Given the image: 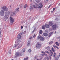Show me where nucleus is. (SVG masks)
Returning <instances> with one entry per match:
<instances>
[{"instance_id":"c756f323","label":"nucleus","mask_w":60,"mask_h":60,"mask_svg":"<svg viewBox=\"0 0 60 60\" xmlns=\"http://www.w3.org/2000/svg\"><path fill=\"white\" fill-rule=\"evenodd\" d=\"M54 54L55 55H54L53 56L55 57V58H56V56L55 55H56V53L55 52H54Z\"/></svg>"},{"instance_id":"69168bd1","label":"nucleus","mask_w":60,"mask_h":60,"mask_svg":"<svg viewBox=\"0 0 60 60\" xmlns=\"http://www.w3.org/2000/svg\"><path fill=\"white\" fill-rule=\"evenodd\" d=\"M16 43V41H15V43Z\"/></svg>"},{"instance_id":"393cba45","label":"nucleus","mask_w":60,"mask_h":60,"mask_svg":"<svg viewBox=\"0 0 60 60\" xmlns=\"http://www.w3.org/2000/svg\"><path fill=\"white\" fill-rule=\"evenodd\" d=\"M52 51L54 52H55V49H54V48L53 47H52Z\"/></svg>"},{"instance_id":"4d7b16f0","label":"nucleus","mask_w":60,"mask_h":60,"mask_svg":"<svg viewBox=\"0 0 60 60\" xmlns=\"http://www.w3.org/2000/svg\"><path fill=\"white\" fill-rule=\"evenodd\" d=\"M56 31H55V32L54 34H56Z\"/></svg>"},{"instance_id":"8fccbe9b","label":"nucleus","mask_w":60,"mask_h":60,"mask_svg":"<svg viewBox=\"0 0 60 60\" xmlns=\"http://www.w3.org/2000/svg\"><path fill=\"white\" fill-rule=\"evenodd\" d=\"M23 26H21V29H23Z\"/></svg>"},{"instance_id":"dca6fc26","label":"nucleus","mask_w":60,"mask_h":60,"mask_svg":"<svg viewBox=\"0 0 60 60\" xmlns=\"http://www.w3.org/2000/svg\"><path fill=\"white\" fill-rule=\"evenodd\" d=\"M21 37V36L19 34H18L17 37L18 39H20Z\"/></svg>"},{"instance_id":"9b49d317","label":"nucleus","mask_w":60,"mask_h":60,"mask_svg":"<svg viewBox=\"0 0 60 60\" xmlns=\"http://www.w3.org/2000/svg\"><path fill=\"white\" fill-rule=\"evenodd\" d=\"M8 18L7 16H6V15L5 16H4V19L5 20H6V19H8Z\"/></svg>"},{"instance_id":"f8f14e48","label":"nucleus","mask_w":60,"mask_h":60,"mask_svg":"<svg viewBox=\"0 0 60 60\" xmlns=\"http://www.w3.org/2000/svg\"><path fill=\"white\" fill-rule=\"evenodd\" d=\"M45 26L47 28H49V24H46Z\"/></svg>"},{"instance_id":"c03bdc74","label":"nucleus","mask_w":60,"mask_h":60,"mask_svg":"<svg viewBox=\"0 0 60 60\" xmlns=\"http://www.w3.org/2000/svg\"><path fill=\"white\" fill-rule=\"evenodd\" d=\"M56 46H55L54 45L53 46V47H54V48H56Z\"/></svg>"},{"instance_id":"0eeeda50","label":"nucleus","mask_w":60,"mask_h":60,"mask_svg":"<svg viewBox=\"0 0 60 60\" xmlns=\"http://www.w3.org/2000/svg\"><path fill=\"white\" fill-rule=\"evenodd\" d=\"M0 14L1 16L3 17L4 16V11L3 10L0 11Z\"/></svg>"},{"instance_id":"13d9d810","label":"nucleus","mask_w":60,"mask_h":60,"mask_svg":"<svg viewBox=\"0 0 60 60\" xmlns=\"http://www.w3.org/2000/svg\"><path fill=\"white\" fill-rule=\"evenodd\" d=\"M27 26H25V28H27Z\"/></svg>"},{"instance_id":"49530a36","label":"nucleus","mask_w":60,"mask_h":60,"mask_svg":"<svg viewBox=\"0 0 60 60\" xmlns=\"http://www.w3.org/2000/svg\"><path fill=\"white\" fill-rule=\"evenodd\" d=\"M49 57L50 59L51 60V56H49Z\"/></svg>"},{"instance_id":"6ab92c4d","label":"nucleus","mask_w":60,"mask_h":60,"mask_svg":"<svg viewBox=\"0 0 60 60\" xmlns=\"http://www.w3.org/2000/svg\"><path fill=\"white\" fill-rule=\"evenodd\" d=\"M51 52L50 53V54L51 56H52L53 55V54H54V53H53V52L52 51H50Z\"/></svg>"},{"instance_id":"79ce46f5","label":"nucleus","mask_w":60,"mask_h":60,"mask_svg":"<svg viewBox=\"0 0 60 60\" xmlns=\"http://www.w3.org/2000/svg\"><path fill=\"white\" fill-rule=\"evenodd\" d=\"M48 0H45V3L47 2H48Z\"/></svg>"},{"instance_id":"ddd939ff","label":"nucleus","mask_w":60,"mask_h":60,"mask_svg":"<svg viewBox=\"0 0 60 60\" xmlns=\"http://www.w3.org/2000/svg\"><path fill=\"white\" fill-rule=\"evenodd\" d=\"M47 49L48 51H52L51 50H50V48L49 46L47 47Z\"/></svg>"},{"instance_id":"aec40b11","label":"nucleus","mask_w":60,"mask_h":60,"mask_svg":"<svg viewBox=\"0 0 60 60\" xmlns=\"http://www.w3.org/2000/svg\"><path fill=\"white\" fill-rule=\"evenodd\" d=\"M45 26L44 25H43L42 26V29H45Z\"/></svg>"},{"instance_id":"a19ab883","label":"nucleus","mask_w":60,"mask_h":60,"mask_svg":"<svg viewBox=\"0 0 60 60\" xmlns=\"http://www.w3.org/2000/svg\"><path fill=\"white\" fill-rule=\"evenodd\" d=\"M32 37H30V38H29V39H30V40H31V39H32Z\"/></svg>"},{"instance_id":"3c124183","label":"nucleus","mask_w":60,"mask_h":60,"mask_svg":"<svg viewBox=\"0 0 60 60\" xmlns=\"http://www.w3.org/2000/svg\"><path fill=\"white\" fill-rule=\"evenodd\" d=\"M55 8H53V11H55Z\"/></svg>"},{"instance_id":"09e8293b","label":"nucleus","mask_w":60,"mask_h":60,"mask_svg":"<svg viewBox=\"0 0 60 60\" xmlns=\"http://www.w3.org/2000/svg\"><path fill=\"white\" fill-rule=\"evenodd\" d=\"M56 48L57 49H59V48H58V47L57 46H56Z\"/></svg>"},{"instance_id":"de8ad7c7","label":"nucleus","mask_w":60,"mask_h":60,"mask_svg":"<svg viewBox=\"0 0 60 60\" xmlns=\"http://www.w3.org/2000/svg\"><path fill=\"white\" fill-rule=\"evenodd\" d=\"M57 38L58 39H60V36H59V37Z\"/></svg>"},{"instance_id":"603ef678","label":"nucleus","mask_w":60,"mask_h":60,"mask_svg":"<svg viewBox=\"0 0 60 60\" xmlns=\"http://www.w3.org/2000/svg\"><path fill=\"white\" fill-rule=\"evenodd\" d=\"M41 56H44V54H41Z\"/></svg>"},{"instance_id":"423d86ee","label":"nucleus","mask_w":60,"mask_h":60,"mask_svg":"<svg viewBox=\"0 0 60 60\" xmlns=\"http://www.w3.org/2000/svg\"><path fill=\"white\" fill-rule=\"evenodd\" d=\"M38 38V39H40V40L41 41H43L44 40V39L41 36H40L39 35V36Z\"/></svg>"},{"instance_id":"4be33fe9","label":"nucleus","mask_w":60,"mask_h":60,"mask_svg":"<svg viewBox=\"0 0 60 60\" xmlns=\"http://www.w3.org/2000/svg\"><path fill=\"white\" fill-rule=\"evenodd\" d=\"M33 8L31 6H30V11H32V10H33Z\"/></svg>"},{"instance_id":"4468645a","label":"nucleus","mask_w":60,"mask_h":60,"mask_svg":"<svg viewBox=\"0 0 60 60\" xmlns=\"http://www.w3.org/2000/svg\"><path fill=\"white\" fill-rule=\"evenodd\" d=\"M17 45H18V47L17 48V49H19V48H20L22 46V45H21V44H18Z\"/></svg>"},{"instance_id":"39448f33","label":"nucleus","mask_w":60,"mask_h":60,"mask_svg":"<svg viewBox=\"0 0 60 60\" xmlns=\"http://www.w3.org/2000/svg\"><path fill=\"white\" fill-rule=\"evenodd\" d=\"M41 46V45L39 42H38L37 43L36 46V47L37 49H38Z\"/></svg>"},{"instance_id":"b1692460","label":"nucleus","mask_w":60,"mask_h":60,"mask_svg":"<svg viewBox=\"0 0 60 60\" xmlns=\"http://www.w3.org/2000/svg\"><path fill=\"white\" fill-rule=\"evenodd\" d=\"M28 51L29 53H31V51H32V50H31V49H29Z\"/></svg>"},{"instance_id":"37998d69","label":"nucleus","mask_w":60,"mask_h":60,"mask_svg":"<svg viewBox=\"0 0 60 60\" xmlns=\"http://www.w3.org/2000/svg\"><path fill=\"white\" fill-rule=\"evenodd\" d=\"M45 53H48L49 52H48V51H45Z\"/></svg>"},{"instance_id":"a878e982","label":"nucleus","mask_w":60,"mask_h":60,"mask_svg":"<svg viewBox=\"0 0 60 60\" xmlns=\"http://www.w3.org/2000/svg\"><path fill=\"white\" fill-rule=\"evenodd\" d=\"M15 15V13L14 12H12V13L11 14V15L12 16H13V15Z\"/></svg>"},{"instance_id":"f03ea898","label":"nucleus","mask_w":60,"mask_h":60,"mask_svg":"<svg viewBox=\"0 0 60 60\" xmlns=\"http://www.w3.org/2000/svg\"><path fill=\"white\" fill-rule=\"evenodd\" d=\"M58 28L56 24H54L52 26V29H53V30H56V29Z\"/></svg>"},{"instance_id":"680f3d73","label":"nucleus","mask_w":60,"mask_h":60,"mask_svg":"<svg viewBox=\"0 0 60 60\" xmlns=\"http://www.w3.org/2000/svg\"><path fill=\"white\" fill-rule=\"evenodd\" d=\"M45 55H46V56H48V55H47V54H46Z\"/></svg>"},{"instance_id":"4c0bfd02","label":"nucleus","mask_w":60,"mask_h":60,"mask_svg":"<svg viewBox=\"0 0 60 60\" xmlns=\"http://www.w3.org/2000/svg\"><path fill=\"white\" fill-rule=\"evenodd\" d=\"M35 1L36 2H37V3H39L40 1L39 0H35Z\"/></svg>"},{"instance_id":"052dcab7","label":"nucleus","mask_w":60,"mask_h":60,"mask_svg":"<svg viewBox=\"0 0 60 60\" xmlns=\"http://www.w3.org/2000/svg\"><path fill=\"white\" fill-rule=\"evenodd\" d=\"M59 56H60V53L59 54Z\"/></svg>"},{"instance_id":"7ed1b4c3","label":"nucleus","mask_w":60,"mask_h":60,"mask_svg":"<svg viewBox=\"0 0 60 60\" xmlns=\"http://www.w3.org/2000/svg\"><path fill=\"white\" fill-rule=\"evenodd\" d=\"M10 23L11 25L13 23V22H14V19L12 18V17L11 16L10 18Z\"/></svg>"},{"instance_id":"ea45409f","label":"nucleus","mask_w":60,"mask_h":60,"mask_svg":"<svg viewBox=\"0 0 60 60\" xmlns=\"http://www.w3.org/2000/svg\"><path fill=\"white\" fill-rule=\"evenodd\" d=\"M55 20H57V21L58 20V18H55Z\"/></svg>"},{"instance_id":"e433bc0d","label":"nucleus","mask_w":60,"mask_h":60,"mask_svg":"<svg viewBox=\"0 0 60 60\" xmlns=\"http://www.w3.org/2000/svg\"><path fill=\"white\" fill-rule=\"evenodd\" d=\"M35 29L32 32V34H33L34 32V31H35Z\"/></svg>"},{"instance_id":"c9c22d12","label":"nucleus","mask_w":60,"mask_h":60,"mask_svg":"<svg viewBox=\"0 0 60 60\" xmlns=\"http://www.w3.org/2000/svg\"><path fill=\"white\" fill-rule=\"evenodd\" d=\"M41 53L42 54H45V52L43 51H42Z\"/></svg>"},{"instance_id":"a211bd4d","label":"nucleus","mask_w":60,"mask_h":60,"mask_svg":"<svg viewBox=\"0 0 60 60\" xmlns=\"http://www.w3.org/2000/svg\"><path fill=\"white\" fill-rule=\"evenodd\" d=\"M34 18L32 17H30L29 18V19L30 20H33Z\"/></svg>"},{"instance_id":"c85d7f7f","label":"nucleus","mask_w":60,"mask_h":60,"mask_svg":"<svg viewBox=\"0 0 60 60\" xmlns=\"http://www.w3.org/2000/svg\"><path fill=\"white\" fill-rule=\"evenodd\" d=\"M29 41H28V44H27V46L28 47L29 46V45H30V42H29Z\"/></svg>"},{"instance_id":"864d4df0","label":"nucleus","mask_w":60,"mask_h":60,"mask_svg":"<svg viewBox=\"0 0 60 60\" xmlns=\"http://www.w3.org/2000/svg\"><path fill=\"white\" fill-rule=\"evenodd\" d=\"M47 53L48 54H49V55H50V54L49 53V52H48Z\"/></svg>"},{"instance_id":"0e129e2a","label":"nucleus","mask_w":60,"mask_h":60,"mask_svg":"<svg viewBox=\"0 0 60 60\" xmlns=\"http://www.w3.org/2000/svg\"><path fill=\"white\" fill-rule=\"evenodd\" d=\"M15 57V58H16V56Z\"/></svg>"},{"instance_id":"1a4fd4ad","label":"nucleus","mask_w":60,"mask_h":60,"mask_svg":"<svg viewBox=\"0 0 60 60\" xmlns=\"http://www.w3.org/2000/svg\"><path fill=\"white\" fill-rule=\"evenodd\" d=\"M33 8H38V6L37 4H35L34 5H33Z\"/></svg>"},{"instance_id":"bb28decb","label":"nucleus","mask_w":60,"mask_h":60,"mask_svg":"<svg viewBox=\"0 0 60 60\" xmlns=\"http://www.w3.org/2000/svg\"><path fill=\"white\" fill-rule=\"evenodd\" d=\"M42 30H40L39 31V34H42Z\"/></svg>"},{"instance_id":"6e6552de","label":"nucleus","mask_w":60,"mask_h":60,"mask_svg":"<svg viewBox=\"0 0 60 60\" xmlns=\"http://www.w3.org/2000/svg\"><path fill=\"white\" fill-rule=\"evenodd\" d=\"M43 5L42 4V3H40L38 5V8H41L42 7Z\"/></svg>"},{"instance_id":"e2e57ef3","label":"nucleus","mask_w":60,"mask_h":60,"mask_svg":"<svg viewBox=\"0 0 60 60\" xmlns=\"http://www.w3.org/2000/svg\"><path fill=\"white\" fill-rule=\"evenodd\" d=\"M36 60H39V59H37Z\"/></svg>"},{"instance_id":"20e7f679","label":"nucleus","mask_w":60,"mask_h":60,"mask_svg":"<svg viewBox=\"0 0 60 60\" xmlns=\"http://www.w3.org/2000/svg\"><path fill=\"white\" fill-rule=\"evenodd\" d=\"M2 10L4 11H8V8L5 6H4L2 7Z\"/></svg>"},{"instance_id":"774afa93","label":"nucleus","mask_w":60,"mask_h":60,"mask_svg":"<svg viewBox=\"0 0 60 60\" xmlns=\"http://www.w3.org/2000/svg\"><path fill=\"white\" fill-rule=\"evenodd\" d=\"M30 1L32 2V0H31Z\"/></svg>"},{"instance_id":"2eb2a0df","label":"nucleus","mask_w":60,"mask_h":60,"mask_svg":"<svg viewBox=\"0 0 60 60\" xmlns=\"http://www.w3.org/2000/svg\"><path fill=\"white\" fill-rule=\"evenodd\" d=\"M53 22H49V25L50 26H51L52 25H53Z\"/></svg>"},{"instance_id":"72a5a7b5","label":"nucleus","mask_w":60,"mask_h":60,"mask_svg":"<svg viewBox=\"0 0 60 60\" xmlns=\"http://www.w3.org/2000/svg\"><path fill=\"white\" fill-rule=\"evenodd\" d=\"M17 45H18V44L17 45H16V44L13 47L14 48H16V47H17Z\"/></svg>"},{"instance_id":"473e14b6","label":"nucleus","mask_w":60,"mask_h":60,"mask_svg":"<svg viewBox=\"0 0 60 60\" xmlns=\"http://www.w3.org/2000/svg\"><path fill=\"white\" fill-rule=\"evenodd\" d=\"M35 37H36V35H35V34H34L33 36V38H34V39Z\"/></svg>"},{"instance_id":"9d476101","label":"nucleus","mask_w":60,"mask_h":60,"mask_svg":"<svg viewBox=\"0 0 60 60\" xmlns=\"http://www.w3.org/2000/svg\"><path fill=\"white\" fill-rule=\"evenodd\" d=\"M23 52H25V50H24V49H23L22 50L21 52L20 53V56H21L23 55Z\"/></svg>"},{"instance_id":"5701e85b","label":"nucleus","mask_w":60,"mask_h":60,"mask_svg":"<svg viewBox=\"0 0 60 60\" xmlns=\"http://www.w3.org/2000/svg\"><path fill=\"white\" fill-rule=\"evenodd\" d=\"M27 7H28V6L27 5V4H25V5L24 6V8H26Z\"/></svg>"},{"instance_id":"7c9ffc66","label":"nucleus","mask_w":60,"mask_h":60,"mask_svg":"<svg viewBox=\"0 0 60 60\" xmlns=\"http://www.w3.org/2000/svg\"><path fill=\"white\" fill-rule=\"evenodd\" d=\"M19 10V8H17L16 9V10L17 11H18Z\"/></svg>"},{"instance_id":"2f4dec72","label":"nucleus","mask_w":60,"mask_h":60,"mask_svg":"<svg viewBox=\"0 0 60 60\" xmlns=\"http://www.w3.org/2000/svg\"><path fill=\"white\" fill-rule=\"evenodd\" d=\"M28 60V57H26V58H24V60Z\"/></svg>"},{"instance_id":"6e6d98bb","label":"nucleus","mask_w":60,"mask_h":60,"mask_svg":"<svg viewBox=\"0 0 60 60\" xmlns=\"http://www.w3.org/2000/svg\"><path fill=\"white\" fill-rule=\"evenodd\" d=\"M19 42H21V41H20V40L19 41Z\"/></svg>"},{"instance_id":"f704fd0d","label":"nucleus","mask_w":60,"mask_h":60,"mask_svg":"<svg viewBox=\"0 0 60 60\" xmlns=\"http://www.w3.org/2000/svg\"><path fill=\"white\" fill-rule=\"evenodd\" d=\"M37 57H38V56L37 55H36L34 57V58L35 59H36Z\"/></svg>"},{"instance_id":"58836bf2","label":"nucleus","mask_w":60,"mask_h":60,"mask_svg":"<svg viewBox=\"0 0 60 60\" xmlns=\"http://www.w3.org/2000/svg\"><path fill=\"white\" fill-rule=\"evenodd\" d=\"M53 43V42L52 41H51L49 43V44H52V43Z\"/></svg>"},{"instance_id":"412c9836","label":"nucleus","mask_w":60,"mask_h":60,"mask_svg":"<svg viewBox=\"0 0 60 60\" xmlns=\"http://www.w3.org/2000/svg\"><path fill=\"white\" fill-rule=\"evenodd\" d=\"M47 59V60H49V57H46L44 58V59L45 60H46Z\"/></svg>"},{"instance_id":"cd10ccee","label":"nucleus","mask_w":60,"mask_h":60,"mask_svg":"<svg viewBox=\"0 0 60 60\" xmlns=\"http://www.w3.org/2000/svg\"><path fill=\"white\" fill-rule=\"evenodd\" d=\"M55 43L56 44V45H57L58 46H59V44H58V43L57 42H56Z\"/></svg>"},{"instance_id":"bf43d9fd","label":"nucleus","mask_w":60,"mask_h":60,"mask_svg":"<svg viewBox=\"0 0 60 60\" xmlns=\"http://www.w3.org/2000/svg\"><path fill=\"white\" fill-rule=\"evenodd\" d=\"M51 12L52 13H53V12L52 11H51Z\"/></svg>"},{"instance_id":"f3484780","label":"nucleus","mask_w":60,"mask_h":60,"mask_svg":"<svg viewBox=\"0 0 60 60\" xmlns=\"http://www.w3.org/2000/svg\"><path fill=\"white\" fill-rule=\"evenodd\" d=\"M15 55L16 56L18 57L19 56V53L18 52H17L16 53Z\"/></svg>"},{"instance_id":"338daca9","label":"nucleus","mask_w":60,"mask_h":60,"mask_svg":"<svg viewBox=\"0 0 60 60\" xmlns=\"http://www.w3.org/2000/svg\"><path fill=\"white\" fill-rule=\"evenodd\" d=\"M11 7V6H10V7Z\"/></svg>"},{"instance_id":"a18cd8bd","label":"nucleus","mask_w":60,"mask_h":60,"mask_svg":"<svg viewBox=\"0 0 60 60\" xmlns=\"http://www.w3.org/2000/svg\"><path fill=\"white\" fill-rule=\"evenodd\" d=\"M24 34V33L22 32V33L21 34V35H22V34Z\"/></svg>"},{"instance_id":"f257e3e1","label":"nucleus","mask_w":60,"mask_h":60,"mask_svg":"<svg viewBox=\"0 0 60 60\" xmlns=\"http://www.w3.org/2000/svg\"><path fill=\"white\" fill-rule=\"evenodd\" d=\"M43 35L45 36H48V37H50V36L52 34L51 33H49V35H48V34L47 33H43Z\"/></svg>"},{"instance_id":"5fc2aeb1","label":"nucleus","mask_w":60,"mask_h":60,"mask_svg":"<svg viewBox=\"0 0 60 60\" xmlns=\"http://www.w3.org/2000/svg\"><path fill=\"white\" fill-rule=\"evenodd\" d=\"M50 6H51V5H50L48 7V8H49V7H50Z\"/></svg>"}]
</instances>
